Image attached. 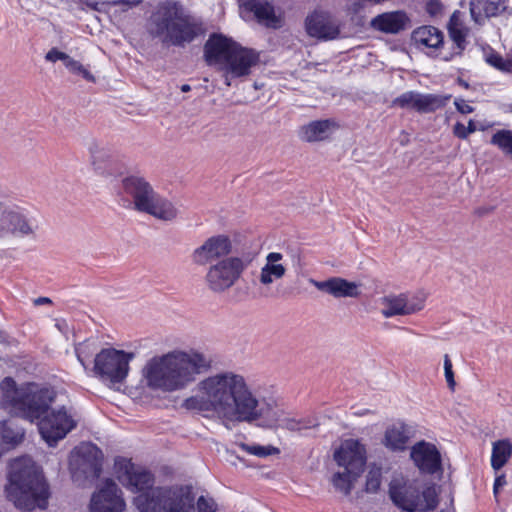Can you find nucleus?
I'll return each instance as SVG.
<instances>
[{
	"label": "nucleus",
	"mask_w": 512,
	"mask_h": 512,
	"mask_svg": "<svg viewBox=\"0 0 512 512\" xmlns=\"http://www.w3.org/2000/svg\"><path fill=\"white\" fill-rule=\"evenodd\" d=\"M198 386L202 394L184 400L183 406L188 410L213 412L226 426L259 419L277 421L273 405L261 403L240 374L221 372L202 380Z\"/></svg>",
	"instance_id": "nucleus-1"
},
{
	"label": "nucleus",
	"mask_w": 512,
	"mask_h": 512,
	"mask_svg": "<svg viewBox=\"0 0 512 512\" xmlns=\"http://www.w3.org/2000/svg\"><path fill=\"white\" fill-rule=\"evenodd\" d=\"M210 368L211 359L202 353L173 351L150 359L143 374L150 388L173 392L184 389Z\"/></svg>",
	"instance_id": "nucleus-2"
},
{
	"label": "nucleus",
	"mask_w": 512,
	"mask_h": 512,
	"mask_svg": "<svg viewBox=\"0 0 512 512\" xmlns=\"http://www.w3.org/2000/svg\"><path fill=\"white\" fill-rule=\"evenodd\" d=\"M146 31L165 47L184 48L205 35L206 28L202 19L191 15L179 1H166L147 19Z\"/></svg>",
	"instance_id": "nucleus-3"
},
{
	"label": "nucleus",
	"mask_w": 512,
	"mask_h": 512,
	"mask_svg": "<svg viewBox=\"0 0 512 512\" xmlns=\"http://www.w3.org/2000/svg\"><path fill=\"white\" fill-rule=\"evenodd\" d=\"M5 493L8 501L22 512L45 510L51 496L50 485L42 469L29 457L12 462Z\"/></svg>",
	"instance_id": "nucleus-4"
},
{
	"label": "nucleus",
	"mask_w": 512,
	"mask_h": 512,
	"mask_svg": "<svg viewBox=\"0 0 512 512\" xmlns=\"http://www.w3.org/2000/svg\"><path fill=\"white\" fill-rule=\"evenodd\" d=\"M56 397L55 392L29 382L17 385L11 376L0 382V403L10 408L18 417L30 422L39 421L50 409Z\"/></svg>",
	"instance_id": "nucleus-5"
},
{
	"label": "nucleus",
	"mask_w": 512,
	"mask_h": 512,
	"mask_svg": "<svg viewBox=\"0 0 512 512\" xmlns=\"http://www.w3.org/2000/svg\"><path fill=\"white\" fill-rule=\"evenodd\" d=\"M121 182L123 192L132 199L136 211L164 221L177 217V209L172 202L155 191L143 176L131 173L123 177Z\"/></svg>",
	"instance_id": "nucleus-6"
},
{
	"label": "nucleus",
	"mask_w": 512,
	"mask_h": 512,
	"mask_svg": "<svg viewBox=\"0 0 512 512\" xmlns=\"http://www.w3.org/2000/svg\"><path fill=\"white\" fill-rule=\"evenodd\" d=\"M141 512H195V496L189 485L158 486L136 497Z\"/></svg>",
	"instance_id": "nucleus-7"
},
{
	"label": "nucleus",
	"mask_w": 512,
	"mask_h": 512,
	"mask_svg": "<svg viewBox=\"0 0 512 512\" xmlns=\"http://www.w3.org/2000/svg\"><path fill=\"white\" fill-rule=\"evenodd\" d=\"M389 497L395 506L407 512L431 511L438 505V494L434 485L420 487L398 479L390 482Z\"/></svg>",
	"instance_id": "nucleus-8"
},
{
	"label": "nucleus",
	"mask_w": 512,
	"mask_h": 512,
	"mask_svg": "<svg viewBox=\"0 0 512 512\" xmlns=\"http://www.w3.org/2000/svg\"><path fill=\"white\" fill-rule=\"evenodd\" d=\"M134 353L115 348H103L95 355L92 372L103 382L110 385L121 384L129 372V363Z\"/></svg>",
	"instance_id": "nucleus-9"
},
{
	"label": "nucleus",
	"mask_w": 512,
	"mask_h": 512,
	"mask_svg": "<svg viewBox=\"0 0 512 512\" xmlns=\"http://www.w3.org/2000/svg\"><path fill=\"white\" fill-rule=\"evenodd\" d=\"M115 469L119 482L134 493L142 494L155 488L154 474L146 468L135 465L130 459H117Z\"/></svg>",
	"instance_id": "nucleus-10"
},
{
	"label": "nucleus",
	"mask_w": 512,
	"mask_h": 512,
	"mask_svg": "<svg viewBox=\"0 0 512 512\" xmlns=\"http://www.w3.org/2000/svg\"><path fill=\"white\" fill-rule=\"evenodd\" d=\"M246 265L239 257H229L212 265L207 274L206 281L214 292H223L229 289L240 278Z\"/></svg>",
	"instance_id": "nucleus-11"
},
{
	"label": "nucleus",
	"mask_w": 512,
	"mask_h": 512,
	"mask_svg": "<svg viewBox=\"0 0 512 512\" xmlns=\"http://www.w3.org/2000/svg\"><path fill=\"white\" fill-rule=\"evenodd\" d=\"M451 98V94H424L411 90L397 96L392 101V105L401 109L413 110L419 114H428L444 108Z\"/></svg>",
	"instance_id": "nucleus-12"
},
{
	"label": "nucleus",
	"mask_w": 512,
	"mask_h": 512,
	"mask_svg": "<svg viewBox=\"0 0 512 512\" xmlns=\"http://www.w3.org/2000/svg\"><path fill=\"white\" fill-rule=\"evenodd\" d=\"M39 421L42 437L49 445L57 443L76 427V422L67 413L64 406L58 409L50 407L47 414Z\"/></svg>",
	"instance_id": "nucleus-13"
},
{
	"label": "nucleus",
	"mask_w": 512,
	"mask_h": 512,
	"mask_svg": "<svg viewBox=\"0 0 512 512\" xmlns=\"http://www.w3.org/2000/svg\"><path fill=\"white\" fill-rule=\"evenodd\" d=\"M333 457L338 466L361 476L367 462V450L359 439L349 438L334 451Z\"/></svg>",
	"instance_id": "nucleus-14"
},
{
	"label": "nucleus",
	"mask_w": 512,
	"mask_h": 512,
	"mask_svg": "<svg viewBox=\"0 0 512 512\" xmlns=\"http://www.w3.org/2000/svg\"><path fill=\"white\" fill-rule=\"evenodd\" d=\"M125 501L122 492L114 480L107 478L90 499V512H123Z\"/></svg>",
	"instance_id": "nucleus-15"
},
{
	"label": "nucleus",
	"mask_w": 512,
	"mask_h": 512,
	"mask_svg": "<svg viewBox=\"0 0 512 512\" xmlns=\"http://www.w3.org/2000/svg\"><path fill=\"white\" fill-rule=\"evenodd\" d=\"M410 457L421 474L434 475L443 471L442 456L435 444L421 440L411 447Z\"/></svg>",
	"instance_id": "nucleus-16"
},
{
	"label": "nucleus",
	"mask_w": 512,
	"mask_h": 512,
	"mask_svg": "<svg viewBox=\"0 0 512 512\" xmlns=\"http://www.w3.org/2000/svg\"><path fill=\"white\" fill-rule=\"evenodd\" d=\"M238 42L221 33H212L204 45V59L208 65L226 64Z\"/></svg>",
	"instance_id": "nucleus-17"
},
{
	"label": "nucleus",
	"mask_w": 512,
	"mask_h": 512,
	"mask_svg": "<svg viewBox=\"0 0 512 512\" xmlns=\"http://www.w3.org/2000/svg\"><path fill=\"white\" fill-rule=\"evenodd\" d=\"M232 249V243L226 235H216L208 238L192 254V260L198 265H205L213 260L227 256Z\"/></svg>",
	"instance_id": "nucleus-18"
},
{
	"label": "nucleus",
	"mask_w": 512,
	"mask_h": 512,
	"mask_svg": "<svg viewBox=\"0 0 512 512\" xmlns=\"http://www.w3.org/2000/svg\"><path fill=\"white\" fill-rule=\"evenodd\" d=\"M305 29L309 36L320 40H334L340 35V27L335 24L329 13L315 10L305 19Z\"/></svg>",
	"instance_id": "nucleus-19"
},
{
	"label": "nucleus",
	"mask_w": 512,
	"mask_h": 512,
	"mask_svg": "<svg viewBox=\"0 0 512 512\" xmlns=\"http://www.w3.org/2000/svg\"><path fill=\"white\" fill-rule=\"evenodd\" d=\"M259 62V53L252 49L243 47L238 43L233 54L225 64V70L233 77H243L250 73L251 68Z\"/></svg>",
	"instance_id": "nucleus-20"
},
{
	"label": "nucleus",
	"mask_w": 512,
	"mask_h": 512,
	"mask_svg": "<svg viewBox=\"0 0 512 512\" xmlns=\"http://www.w3.org/2000/svg\"><path fill=\"white\" fill-rule=\"evenodd\" d=\"M411 20L404 10L378 14L372 18L370 26L385 34H398L410 26Z\"/></svg>",
	"instance_id": "nucleus-21"
},
{
	"label": "nucleus",
	"mask_w": 512,
	"mask_h": 512,
	"mask_svg": "<svg viewBox=\"0 0 512 512\" xmlns=\"http://www.w3.org/2000/svg\"><path fill=\"white\" fill-rule=\"evenodd\" d=\"M80 467L86 477L98 478L102 472L103 453L95 444L84 443L76 448Z\"/></svg>",
	"instance_id": "nucleus-22"
},
{
	"label": "nucleus",
	"mask_w": 512,
	"mask_h": 512,
	"mask_svg": "<svg viewBox=\"0 0 512 512\" xmlns=\"http://www.w3.org/2000/svg\"><path fill=\"white\" fill-rule=\"evenodd\" d=\"M311 283L322 292L332 295L335 298L358 297L360 292L355 282L348 281L341 277H331L324 281L311 279Z\"/></svg>",
	"instance_id": "nucleus-23"
},
{
	"label": "nucleus",
	"mask_w": 512,
	"mask_h": 512,
	"mask_svg": "<svg viewBox=\"0 0 512 512\" xmlns=\"http://www.w3.org/2000/svg\"><path fill=\"white\" fill-rule=\"evenodd\" d=\"M424 308V298H416L409 300L405 294L396 297L385 298V308L382 314L386 318L397 315H410L416 313Z\"/></svg>",
	"instance_id": "nucleus-24"
},
{
	"label": "nucleus",
	"mask_w": 512,
	"mask_h": 512,
	"mask_svg": "<svg viewBox=\"0 0 512 512\" xmlns=\"http://www.w3.org/2000/svg\"><path fill=\"white\" fill-rule=\"evenodd\" d=\"M508 0H470L472 20L482 25L486 18L496 17L507 9Z\"/></svg>",
	"instance_id": "nucleus-25"
},
{
	"label": "nucleus",
	"mask_w": 512,
	"mask_h": 512,
	"mask_svg": "<svg viewBox=\"0 0 512 512\" xmlns=\"http://www.w3.org/2000/svg\"><path fill=\"white\" fill-rule=\"evenodd\" d=\"M242 6L254 14L258 23L267 27L277 28L279 18L276 16L274 6L267 0H244Z\"/></svg>",
	"instance_id": "nucleus-26"
},
{
	"label": "nucleus",
	"mask_w": 512,
	"mask_h": 512,
	"mask_svg": "<svg viewBox=\"0 0 512 512\" xmlns=\"http://www.w3.org/2000/svg\"><path fill=\"white\" fill-rule=\"evenodd\" d=\"M411 39L427 48L439 49L444 44V34L437 27L424 25L413 30Z\"/></svg>",
	"instance_id": "nucleus-27"
},
{
	"label": "nucleus",
	"mask_w": 512,
	"mask_h": 512,
	"mask_svg": "<svg viewBox=\"0 0 512 512\" xmlns=\"http://www.w3.org/2000/svg\"><path fill=\"white\" fill-rule=\"evenodd\" d=\"M336 123L331 119L316 120L302 128V139L307 142L321 141L328 138Z\"/></svg>",
	"instance_id": "nucleus-28"
},
{
	"label": "nucleus",
	"mask_w": 512,
	"mask_h": 512,
	"mask_svg": "<svg viewBox=\"0 0 512 512\" xmlns=\"http://www.w3.org/2000/svg\"><path fill=\"white\" fill-rule=\"evenodd\" d=\"M407 442L408 436L404 423L392 425L386 429L383 443L391 451L404 450Z\"/></svg>",
	"instance_id": "nucleus-29"
},
{
	"label": "nucleus",
	"mask_w": 512,
	"mask_h": 512,
	"mask_svg": "<svg viewBox=\"0 0 512 512\" xmlns=\"http://www.w3.org/2000/svg\"><path fill=\"white\" fill-rule=\"evenodd\" d=\"M512 455V443L509 439L497 440L492 445L491 467L495 471L502 469Z\"/></svg>",
	"instance_id": "nucleus-30"
},
{
	"label": "nucleus",
	"mask_w": 512,
	"mask_h": 512,
	"mask_svg": "<svg viewBox=\"0 0 512 512\" xmlns=\"http://www.w3.org/2000/svg\"><path fill=\"white\" fill-rule=\"evenodd\" d=\"M9 230L15 235L26 236L33 233L31 221L22 213L10 210L5 214Z\"/></svg>",
	"instance_id": "nucleus-31"
},
{
	"label": "nucleus",
	"mask_w": 512,
	"mask_h": 512,
	"mask_svg": "<svg viewBox=\"0 0 512 512\" xmlns=\"http://www.w3.org/2000/svg\"><path fill=\"white\" fill-rule=\"evenodd\" d=\"M359 477L352 470L344 469L343 472L334 473L331 481L336 490L348 496L351 494L354 484Z\"/></svg>",
	"instance_id": "nucleus-32"
},
{
	"label": "nucleus",
	"mask_w": 512,
	"mask_h": 512,
	"mask_svg": "<svg viewBox=\"0 0 512 512\" xmlns=\"http://www.w3.org/2000/svg\"><path fill=\"white\" fill-rule=\"evenodd\" d=\"M286 273V268L282 264H265L261 268L259 280L263 285L273 283L274 279L282 278Z\"/></svg>",
	"instance_id": "nucleus-33"
},
{
	"label": "nucleus",
	"mask_w": 512,
	"mask_h": 512,
	"mask_svg": "<svg viewBox=\"0 0 512 512\" xmlns=\"http://www.w3.org/2000/svg\"><path fill=\"white\" fill-rule=\"evenodd\" d=\"M319 425L318 420L313 417L294 419V418H285L282 420L280 424L281 428L287 429L293 432H299L303 429H310L317 427Z\"/></svg>",
	"instance_id": "nucleus-34"
},
{
	"label": "nucleus",
	"mask_w": 512,
	"mask_h": 512,
	"mask_svg": "<svg viewBox=\"0 0 512 512\" xmlns=\"http://www.w3.org/2000/svg\"><path fill=\"white\" fill-rule=\"evenodd\" d=\"M118 162H92L94 172L105 179H115L123 175L117 167Z\"/></svg>",
	"instance_id": "nucleus-35"
},
{
	"label": "nucleus",
	"mask_w": 512,
	"mask_h": 512,
	"mask_svg": "<svg viewBox=\"0 0 512 512\" xmlns=\"http://www.w3.org/2000/svg\"><path fill=\"white\" fill-rule=\"evenodd\" d=\"M491 143L498 146L506 155H512V131L498 130L492 135Z\"/></svg>",
	"instance_id": "nucleus-36"
},
{
	"label": "nucleus",
	"mask_w": 512,
	"mask_h": 512,
	"mask_svg": "<svg viewBox=\"0 0 512 512\" xmlns=\"http://www.w3.org/2000/svg\"><path fill=\"white\" fill-rule=\"evenodd\" d=\"M447 31H448L449 39L452 41V43H454L455 49H458V53H464V51L468 45L467 36L469 33V29L468 28H463V29L451 28Z\"/></svg>",
	"instance_id": "nucleus-37"
},
{
	"label": "nucleus",
	"mask_w": 512,
	"mask_h": 512,
	"mask_svg": "<svg viewBox=\"0 0 512 512\" xmlns=\"http://www.w3.org/2000/svg\"><path fill=\"white\" fill-rule=\"evenodd\" d=\"M382 481V471L378 467L371 468L366 475L365 491L367 493H376L380 489Z\"/></svg>",
	"instance_id": "nucleus-38"
},
{
	"label": "nucleus",
	"mask_w": 512,
	"mask_h": 512,
	"mask_svg": "<svg viewBox=\"0 0 512 512\" xmlns=\"http://www.w3.org/2000/svg\"><path fill=\"white\" fill-rule=\"evenodd\" d=\"M66 69L74 75L81 76L90 83L96 82L95 76L88 70V68L73 58L69 60V63H66Z\"/></svg>",
	"instance_id": "nucleus-39"
},
{
	"label": "nucleus",
	"mask_w": 512,
	"mask_h": 512,
	"mask_svg": "<svg viewBox=\"0 0 512 512\" xmlns=\"http://www.w3.org/2000/svg\"><path fill=\"white\" fill-rule=\"evenodd\" d=\"M24 433L20 431H14L12 428L5 426L0 434L2 442L10 447H14L21 443L23 440ZM3 454V449L0 448V457Z\"/></svg>",
	"instance_id": "nucleus-40"
},
{
	"label": "nucleus",
	"mask_w": 512,
	"mask_h": 512,
	"mask_svg": "<svg viewBox=\"0 0 512 512\" xmlns=\"http://www.w3.org/2000/svg\"><path fill=\"white\" fill-rule=\"evenodd\" d=\"M93 346L94 342L84 341L75 347L77 359L85 370L88 367L86 364L87 360H89L94 353L95 348Z\"/></svg>",
	"instance_id": "nucleus-41"
},
{
	"label": "nucleus",
	"mask_w": 512,
	"mask_h": 512,
	"mask_svg": "<svg viewBox=\"0 0 512 512\" xmlns=\"http://www.w3.org/2000/svg\"><path fill=\"white\" fill-rule=\"evenodd\" d=\"M71 58L72 57H70L67 53L60 51L56 47L51 48L45 55L46 61L55 63L56 61L60 60L63 62L65 67L66 63H69V60H71Z\"/></svg>",
	"instance_id": "nucleus-42"
},
{
	"label": "nucleus",
	"mask_w": 512,
	"mask_h": 512,
	"mask_svg": "<svg viewBox=\"0 0 512 512\" xmlns=\"http://www.w3.org/2000/svg\"><path fill=\"white\" fill-rule=\"evenodd\" d=\"M444 375L448 387L454 390L456 382L454 379L453 365L448 354L444 355Z\"/></svg>",
	"instance_id": "nucleus-43"
},
{
	"label": "nucleus",
	"mask_w": 512,
	"mask_h": 512,
	"mask_svg": "<svg viewBox=\"0 0 512 512\" xmlns=\"http://www.w3.org/2000/svg\"><path fill=\"white\" fill-rule=\"evenodd\" d=\"M486 62L500 71L508 70V65L506 64L503 57L499 53H496L494 51L487 55Z\"/></svg>",
	"instance_id": "nucleus-44"
},
{
	"label": "nucleus",
	"mask_w": 512,
	"mask_h": 512,
	"mask_svg": "<svg viewBox=\"0 0 512 512\" xmlns=\"http://www.w3.org/2000/svg\"><path fill=\"white\" fill-rule=\"evenodd\" d=\"M198 512H216V504L213 499L200 496L197 500Z\"/></svg>",
	"instance_id": "nucleus-45"
},
{
	"label": "nucleus",
	"mask_w": 512,
	"mask_h": 512,
	"mask_svg": "<svg viewBox=\"0 0 512 512\" xmlns=\"http://www.w3.org/2000/svg\"><path fill=\"white\" fill-rule=\"evenodd\" d=\"M86 145L91 157L94 160L96 158H104L109 156L108 154L105 153L104 148H100L99 144L94 139H91L89 142H87Z\"/></svg>",
	"instance_id": "nucleus-46"
},
{
	"label": "nucleus",
	"mask_w": 512,
	"mask_h": 512,
	"mask_svg": "<svg viewBox=\"0 0 512 512\" xmlns=\"http://www.w3.org/2000/svg\"><path fill=\"white\" fill-rule=\"evenodd\" d=\"M277 453H279V449L274 446H271V445L262 446V445L256 444V448H254V450L252 451V455H255L258 457H267V456L274 455Z\"/></svg>",
	"instance_id": "nucleus-47"
},
{
	"label": "nucleus",
	"mask_w": 512,
	"mask_h": 512,
	"mask_svg": "<svg viewBox=\"0 0 512 512\" xmlns=\"http://www.w3.org/2000/svg\"><path fill=\"white\" fill-rule=\"evenodd\" d=\"M443 8L442 3L439 0H429L426 3L425 10L430 16H436L441 13Z\"/></svg>",
	"instance_id": "nucleus-48"
},
{
	"label": "nucleus",
	"mask_w": 512,
	"mask_h": 512,
	"mask_svg": "<svg viewBox=\"0 0 512 512\" xmlns=\"http://www.w3.org/2000/svg\"><path fill=\"white\" fill-rule=\"evenodd\" d=\"M463 29L467 28L463 25L461 19H460V12L458 10L454 11L452 15L449 18V21L447 23V30L449 29Z\"/></svg>",
	"instance_id": "nucleus-49"
},
{
	"label": "nucleus",
	"mask_w": 512,
	"mask_h": 512,
	"mask_svg": "<svg viewBox=\"0 0 512 512\" xmlns=\"http://www.w3.org/2000/svg\"><path fill=\"white\" fill-rule=\"evenodd\" d=\"M454 105L456 110L463 115L470 114L474 111V108L467 104L462 98H455Z\"/></svg>",
	"instance_id": "nucleus-50"
},
{
	"label": "nucleus",
	"mask_w": 512,
	"mask_h": 512,
	"mask_svg": "<svg viewBox=\"0 0 512 512\" xmlns=\"http://www.w3.org/2000/svg\"><path fill=\"white\" fill-rule=\"evenodd\" d=\"M507 484L505 474H499L496 476L494 485H493V494L497 498L499 491Z\"/></svg>",
	"instance_id": "nucleus-51"
},
{
	"label": "nucleus",
	"mask_w": 512,
	"mask_h": 512,
	"mask_svg": "<svg viewBox=\"0 0 512 512\" xmlns=\"http://www.w3.org/2000/svg\"><path fill=\"white\" fill-rule=\"evenodd\" d=\"M79 4L81 5V10L85 11L86 9L84 8L87 7L88 9L90 10H93V11H97V12H100L102 9H101V4L97 1H90V0H79Z\"/></svg>",
	"instance_id": "nucleus-52"
},
{
	"label": "nucleus",
	"mask_w": 512,
	"mask_h": 512,
	"mask_svg": "<svg viewBox=\"0 0 512 512\" xmlns=\"http://www.w3.org/2000/svg\"><path fill=\"white\" fill-rule=\"evenodd\" d=\"M454 134L460 139H465L468 137V132L466 131V126L460 122H457L454 125Z\"/></svg>",
	"instance_id": "nucleus-53"
},
{
	"label": "nucleus",
	"mask_w": 512,
	"mask_h": 512,
	"mask_svg": "<svg viewBox=\"0 0 512 512\" xmlns=\"http://www.w3.org/2000/svg\"><path fill=\"white\" fill-rule=\"evenodd\" d=\"M497 207V204L495 205H489V206H481L475 209V214L479 217H483L485 215L490 214L495 210Z\"/></svg>",
	"instance_id": "nucleus-54"
},
{
	"label": "nucleus",
	"mask_w": 512,
	"mask_h": 512,
	"mask_svg": "<svg viewBox=\"0 0 512 512\" xmlns=\"http://www.w3.org/2000/svg\"><path fill=\"white\" fill-rule=\"evenodd\" d=\"M283 259V255L279 252H270L266 256V264H279L278 262Z\"/></svg>",
	"instance_id": "nucleus-55"
},
{
	"label": "nucleus",
	"mask_w": 512,
	"mask_h": 512,
	"mask_svg": "<svg viewBox=\"0 0 512 512\" xmlns=\"http://www.w3.org/2000/svg\"><path fill=\"white\" fill-rule=\"evenodd\" d=\"M462 55H463V53H458V49H455L454 52L448 51L447 53H445L442 56V60L445 62H450L453 59H455L456 57H461Z\"/></svg>",
	"instance_id": "nucleus-56"
},
{
	"label": "nucleus",
	"mask_w": 512,
	"mask_h": 512,
	"mask_svg": "<svg viewBox=\"0 0 512 512\" xmlns=\"http://www.w3.org/2000/svg\"><path fill=\"white\" fill-rule=\"evenodd\" d=\"M462 55H463V53H458V49H455L454 52L448 51L447 53H445L442 56V60L445 62H450L453 59H455L456 57H461Z\"/></svg>",
	"instance_id": "nucleus-57"
},
{
	"label": "nucleus",
	"mask_w": 512,
	"mask_h": 512,
	"mask_svg": "<svg viewBox=\"0 0 512 512\" xmlns=\"http://www.w3.org/2000/svg\"><path fill=\"white\" fill-rule=\"evenodd\" d=\"M140 1H134V0H117L113 2V5H128V6H135L139 4Z\"/></svg>",
	"instance_id": "nucleus-58"
},
{
	"label": "nucleus",
	"mask_w": 512,
	"mask_h": 512,
	"mask_svg": "<svg viewBox=\"0 0 512 512\" xmlns=\"http://www.w3.org/2000/svg\"><path fill=\"white\" fill-rule=\"evenodd\" d=\"M51 303H52V301L48 297H39V298L35 299V301H34V304L37 306L43 305V304H51Z\"/></svg>",
	"instance_id": "nucleus-59"
},
{
	"label": "nucleus",
	"mask_w": 512,
	"mask_h": 512,
	"mask_svg": "<svg viewBox=\"0 0 512 512\" xmlns=\"http://www.w3.org/2000/svg\"><path fill=\"white\" fill-rule=\"evenodd\" d=\"M466 131L468 134H471L476 131V124L473 120H469L468 125L466 126Z\"/></svg>",
	"instance_id": "nucleus-60"
},
{
	"label": "nucleus",
	"mask_w": 512,
	"mask_h": 512,
	"mask_svg": "<svg viewBox=\"0 0 512 512\" xmlns=\"http://www.w3.org/2000/svg\"><path fill=\"white\" fill-rule=\"evenodd\" d=\"M456 82H457V84L459 86L463 87L464 89H469L470 88V84L466 80L461 78V77H458Z\"/></svg>",
	"instance_id": "nucleus-61"
},
{
	"label": "nucleus",
	"mask_w": 512,
	"mask_h": 512,
	"mask_svg": "<svg viewBox=\"0 0 512 512\" xmlns=\"http://www.w3.org/2000/svg\"><path fill=\"white\" fill-rule=\"evenodd\" d=\"M241 448L252 455V451L254 450V448H256V444H254V445L242 444Z\"/></svg>",
	"instance_id": "nucleus-62"
},
{
	"label": "nucleus",
	"mask_w": 512,
	"mask_h": 512,
	"mask_svg": "<svg viewBox=\"0 0 512 512\" xmlns=\"http://www.w3.org/2000/svg\"><path fill=\"white\" fill-rule=\"evenodd\" d=\"M180 90L182 92H189L191 90V86L189 84H183L181 87H180Z\"/></svg>",
	"instance_id": "nucleus-63"
},
{
	"label": "nucleus",
	"mask_w": 512,
	"mask_h": 512,
	"mask_svg": "<svg viewBox=\"0 0 512 512\" xmlns=\"http://www.w3.org/2000/svg\"><path fill=\"white\" fill-rule=\"evenodd\" d=\"M449 51H451V52H454V51H455V45H454V43H452V45H451V47H450Z\"/></svg>",
	"instance_id": "nucleus-64"
}]
</instances>
